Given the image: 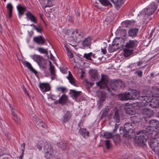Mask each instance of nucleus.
Listing matches in <instances>:
<instances>
[{
  "instance_id": "nucleus-24",
  "label": "nucleus",
  "mask_w": 159,
  "mask_h": 159,
  "mask_svg": "<svg viewBox=\"0 0 159 159\" xmlns=\"http://www.w3.org/2000/svg\"><path fill=\"white\" fill-rule=\"evenodd\" d=\"M66 78L68 79L69 82L71 84L74 86H76V84L75 83V79L73 77L70 71H69V75Z\"/></svg>"
},
{
  "instance_id": "nucleus-20",
  "label": "nucleus",
  "mask_w": 159,
  "mask_h": 159,
  "mask_svg": "<svg viewBox=\"0 0 159 159\" xmlns=\"http://www.w3.org/2000/svg\"><path fill=\"white\" fill-rule=\"evenodd\" d=\"M125 110L126 112L130 115H133L134 111V108L131 105H126L125 107Z\"/></svg>"
},
{
  "instance_id": "nucleus-35",
  "label": "nucleus",
  "mask_w": 159,
  "mask_h": 159,
  "mask_svg": "<svg viewBox=\"0 0 159 159\" xmlns=\"http://www.w3.org/2000/svg\"><path fill=\"white\" fill-rule=\"evenodd\" d=\"M70 91L74 97V98L75 100H76V98L80 95L81 93V91H76L74 90H71Z\"/></svg>"
},
{
  "instance_id": "nucleus-7",
  "label": "nucleus",
  "mask_w": 159,
  "mask_h": 159,
  "mask_svg": "<svg viewBox=\"0 0 159 159\" xmlns=\"http://www.w3.org/2000/svg\"><path fill=\"white\" fill-rule=\"evenodd\" d=\"M108 81L107 78L103 75H102V78L101 80L96 83L97 86H99L100 89H104L105 90L110 92L109 88L108 87L107 84Z\"/></svg>"
},
{
  "instance_id": "nucleus-51",
  "label": "nucleus",
  "mask_w": 159,
  "mask_h": 159,
  "mask_svg": "<svg viewBox=\"0 0 159 159\" xmlns=\"http://www.w3.org/2000/svg\"><path fill=\"white\" fill-rule=\"evenodd\" d=\"M105 145L107 149H108L110 148L111 147V144L110 141L109 140H105Z\"/></svg>"
},
{
  "instance_id": "nucleus-40",
  "label": "nucleus",
  "mask_w": 159,
  "mask_h": 159,
  "mask_svg": "<svg viewBox=\"0 0 159 159\" xmlns=\"http://www.w3.org/2000/svg\"><path fill=\"white\" fill-rule=\"evenodd\" d=\"M117 85L118 89L120 88H123L124 87V85L122 82L120 80H116Z\"/></svg>"
},
{
  "instance_id": "nucleus-31",
  "label": "nucleus",
  "mask_w": 159,
  "mask_h": 159,
  "mask_svg": "<svg viewBox=\"0 0 159 159\" xmlns=\"http://www.w3.org/2000/svg\"><path fill=\"white\" fill-rule=\"evenodd\" d=\"M109 109H110V108H106L105 110L103 111L101 117V119H102L104 117H107V118H109L110 115H107V114L109 112Z\"/></svg>"
},
{
  "instance_id": "nucleus-61",
  "label": "nucleus",
  "mask_w": 159,
  "mask_h": 159,
  "mask_svg": "<svg viewBox=\"0 0 159 159\" xmlns=\"http://www.w3.org/2000/svg\"><path fill=\"white\" fill-rule=\"evenodd\" d=\"M89 134V132L88 131H86L85 132H84V134H83V135H82L83 137H85L86 136H88Z\"/></svg>"
},
{
  "instance_id": "nucleus-38",
  "label": "nucleus",
  "mask_w": 159,
  "mask_h": 159,
  "mask_svg": "<svg viewBox=\"0 0 159 159\" xmlns=\"http://www.w3.org/2000/svg\"><path fill=\"white\" fill-rule=\"evenodd\" d=\"M57 146L59 148H61L62 150H64L66 148V143L60 142L57 143Z\"/></svg>"
},
{
  "instance_id": "nucleus-22",
  "label": "nucleus",
  "mask_w": 159,
  "mask_h": 159,
  "mask_svg": "<svg viewBox=\"0 0 159 159\" xmlns=\"http://www.w3.org/2000/svg\"><path fill=\"white\" fill-rule=\"evenodd\" d=\"M112 2L116 8H119L124 3L123 0H110Z\"/></svg>"
},
{
  "instance_id": "nucleus-8",
  "label": "nucleus",
  "mask_w": 159,
  "mask_h": 159,
  "mask_svg": "<svg viewBox=\"0 0 159 159\" xmlns=\"http://www.w3.org/2000/svg\"><path fill=\"white\" fill-rule=\"evenodd\" d=\"M73 39L75 42V44H74L70 43V44L74 46H76L77 43H79L81 41L82 39H83V35L82 34L78 33L77 30L75 32L74 36H73Z\"/></svg>"
},
{
  "instance_id": "nucleus-63",
  "label": "nucleus",
  "mask_w": 159,
  "mask_h": 159,
  "mask_svg": "<svg viewBox=\"0 0 159 159\" xmlns=\"http://www.w3.org/2000/svg\"><path fill=\"white\" fill-rule=\"evenodd\" d=\"M22 153L20 156L19 157V158L20 159H22L23 157V155L24 154V149H21Z\"/></svg>"
},
{
  "instance_id": "nucleus-60",
  "label": "nucleus",
  "mask_w": 159,
  "mask_h": 159,
  "mask_svg": "<svg viewBox=\"0 0 159 159\" xmlns=\"http://www.w3.org/2000/svg\"><path fill=\"white\" fill-rule=\"evenodd\" d=\"M57 89L58 90L61 91L62 93H64L65 90L66 89V88H65L60 87L57 88Z\"/></svg>"
},
{
  "instance_id": "nucleus-41",
  "label": "nucleus",
  "mask_w": 159,
  "mask_h": 159,
  "mask_svg": "<svg viewBox=\"0 0 159 159\" xmlns=\"http://www.w3.org/2000/svg\"><path fill=\"white\" fill-rule=\"evenodd\" d=\"M38 50L42 53H45L48 55V52L47 49H45L43 48L39 47L38 48Z\"/></svg>"
},
{
  "instance_id": "nucleus-25",
  "label": "nucleus",
  "mask_w": 159,
  "mask_h": 159,
  "mask_svg": "<svg viewBox=\"0 0 159 159\" xmlns=\"http://www.w3.org/2000/svg\"><path fill=\"white\" fill-rule=\"evenodd\" d=\"M136 135L137 136H144L145 135H147L149 136H152V135H153L152 134H150L149 132L147 131V128L145 130H141L140 131H138L136 132Z\"/></svg>"
},
{
  "instance_id": "nucleus-10",
  "label": "nucleus",
  "mask_w": 159,
  "mask_h": 159,
  "mask_svg": "<svg viewBox=\"0 0 159 159\" xmlns=\"http://www.w3.org/2000/svg\"><path fill=\"white\" fill-rule=\"evenodd\" d=\"M157 9L156 6L154 3H152L149 6L148 8L145 11V15H150L153 13Z\"/></svg>"
},
{
  "instance_id": "nucleus-39",
  "label": "nucleus",
  "mask_w": 159,
  "mask_h": 159,
  "mask_svg": "<svg viewBox=\"0 0 159 159\" xmlns=\"http://www.w3.org/2000/svg\"><path fill=\"white\" fill-rule=\"evenodd\" d=\"M75 32L72 30H68L66 31V34L69 37H72L73 38V36H74Z\"/></svg>"
},
{
  "instance_id": "nucleus-32",
  "label": "nucleus",
  "mask_w": 159,
  "mask_h": 159,
  "mask_svg": "<svg viewBox=\"0 0 159 159\" xmlns=\"http://www.w3.org/2000/svg\"><path fill=\"white\" fill-rule=\"evenodd\" d=\"M67 101V96L65 95H62L59 100L58 102L62 104H64Z\"/></svg>"
},
{
  "instance_id": "nucleus-45",
  "label": "nucleus",
  "mask_w": 159,
  "mask_h": 159,
  "mask_svg": "<svg viewBox=\"0 0 159 159\" xmlns=\"http://www.w3.org/2000/svg\"><path fill=\"white\" fill-rule=\"evenodd\" d=\"M92 52H90L88 54H84V57L86 58L87 60H92L91 58V56H92Z\"/></svg>"
},
{
  "instance_id": "nucleus-15",
  "label": "nucleus",
  "mask_w": 159,
  "mask_h": 159,
  "mask_svg": "<svg viewBox=\"0 0 159 159\" xmlns=\"http://www.w3.org/2000/svg\"><path fill=\"white\" fill-rule=\"evenodd\" d=\"M39 87L43 92L49 91L50 89L49 84L46 83L39 84Z\"/></svg>"
},
{
  "instance_id": "nucleus-17",
  "label": "nucleus",
  "mask_w": 159,
  "mask_h": 159,
  "mask_svg": "<svg viewBox=\"0 0 159 159\" xmlns=\"http://www.w3.org/2000/svg\"><path fill=\"white\" fill-rule=\"evenodd\" d=\"M46 40V39L41 36L34 37V41L39 44H44Z\"/></svg>"
},
{
  "instance_id": "nucleus-1",
  "label": "nucleus",
  "mask_w": 159,
  "mask_h": 159,
  "mask_svg": "<svg viewBox=\"0 0 159 159\" xmlns=\"http://www.w3.org/2000/svg\"><path fill=\"white\" fill-rule=\"evenodd\" d=\"M128 93L130 100L137 99L139 97L138 99L140 101V102L142 105H147L151 101V98L149 96H139V92L136 89L130 90Z\"/></svg>"
},
{
  "instance_id": "nucleus-49",
  "label": "nucleus",
  "mask_w": 159,
  "mask_h": 159,
  "mask_svg": "<svg viewBox=\"0 0 159 159\" xmlns=\"http://www.w3.org/2000/svg\"><path fill=\"white\" fill-rule=\"evenodd\" d=\"M33 29L36 30L38 32H41L42 31V29L40 28L39 25H33Z\"/></svg>"
},
{
  "instance_id": "nucleus-12",
  "label": "nucleus",
  "mask_w": 159,
  "mask_h": 159,
  "mask_svg": "<svg viewBox=\"0 0 159 159\" xmlns=\"http://www.w3.org/2000/svg\"><path fill=\"white\" fill-rule=\"evenodd\" d=\"M89 73L92 81H96L98 79L99 74L96 70H90L89 71Z\"/></svg>"
},
{
  "instance_id": "nucleus-62",
  "label": "nucleus",
  "mask_w": 159,
  "mask_h": 159,
  "mask_svg": "<svg viewBox=\"0 0 159 159\" xmlns=\"http://www.w3.org/2000/svg\"><path fill=\"white\" fill-rule=\"evenodd\" d=\"M101 52L103 53V54H106L107 52L106 47H105L103 48H101Z\"/></svg>"
},
{
  "instance_id": "nucleus-46",
  "label": "nucleus",
  "mask_w": 159,
  "mask_h": 159,
  "mask_svg": "<svg viewBox=\"0 0 159 159\" xmlns=\"http://www.w3.org/2000/svg\"><path fill=\"white\" fill-rule=\"evenodd\" d=\"M122 24L125 27H127L131 25V22L129 20H126L122 22Z\"/></svg>"
},
{
  "instance_id": "nucleus-30",
  "label": "nucleus",
  "mask_w": 159,
  "mask_h": 159,
  "mask_svg": "<svg viewBox=\"0 0 159 159\" xmlns=\"http://www.w3.org/2000/svg\"><path fill=\"white\" fill-rule=\"evenodd\" d=\"M6 7L8 11V17L9 18H11L12 16V10L13 9V6L11 3H8Z\"/></svg>"
},
{
  "instance_id": "nucleus-3",
  "label": "nucleus",
  "mask_w": 159,
  "mask_h": 159,
  "mask_svg": "<svg viewBox=\"0 0 159 159\" xmlns=\"http://www.w3.org/2000/svg\"><path fill=\"white\" fill-rule=\"evenodd\" d=\"M124 39L122 38H119L115 39L113 41L111 45H109L108 50L110 52H113L118 49L124 46Z\"/></svg>"
},
{
  "instance_id": "nucleus-56",
  "label": "nucleus",
  "mask_w": 159,
  "mask_h": 159,
  "mask_svg": "<svg viewBox=\"0 0 159 159\" xmlns=\"http://www.w3.org/2000/svg\"><path fill=\"white\" fill-rule=\"evenodd\" d=\"M67 52L69 57L70 58H72L73 57V54L72 52H71V51L70 50L69 51Z\"/></svg>"
},
{
  "instance_id": "nucleus-57",
  "label": "nucleus",
  "mask_w": 159,
  "mask_h": 159,
  "mask_svg": "<svg viewBox=\"0 0 159 159\" xmlns=\"http://www.w3.org/2000/svg\"><path fill=\"white\" fill-rule=\"evenodd\" d=\"M41 65L40 66H39L40 67H42V68L44 70L45 69V66L46 65V62H45V60L43 61L42 63L41 64Z\"/></svg>"
},
{
  "instance_id": "nucleus-6",
  "label": "nucleus",
  "mask_w": 159,
  "mask_h": 159,
  "mask_svg": "<svg viewBox=\"0 0 159 159\" xmlns=\"http://www.w3.org/2000/svg\"><path fill=\"white\" fill-rule=\"evenodd\" d=\"M149 147L156 153H157L159 156V137L152 139L148 142Z\"/></svg>"
},
{
  "instance_id": "nucleus-47",
  "label": "nucleus",
  "mask_w": 159,
  "mask_h": 159,
  "mask_svg": "<svg viewBox=\"0 0 159 159\" xmlns=\"http://www.w3.org/2000/svg\"><path fill=\"white\" fill-rule=\"evenodd\" d=\"M112 136V133L105 132L104 133V136L106 138H111Z\"/></svg>"
},
{
  "instance_id": "nucleus-44",
  "label": "nucleus",
  "mask_w": 159,
  "mask_h": 159,
  "mask_svg": "<svg viewBox=\"0 0 159 159\" xmlns=\"http://www.w3.org/2000/svg\"><path fill=\"white\" fill-rule=\"evenodd\" d=\"M47 3L45 5L44 4V7L46 8L47 7H50L52 6V1L53 0H47Z\"/></svg>"
},
{
  "instance_id": "nucleus-43",
  "label": "nucleus",
  "mask_w": 159,
  "mask_h": 159,
  "mask_svg": "<svg viewBox=\"0 0 159 159\" xmlns=\"http://www.w3.org/2000/svg\"><path fill=\"white\" fill-rule=\"evenodd\" d=\"M131 120H132L133 124L134 125V124L137 123L139 121V118L135 116H133L131 117Z\"/></svg>"
},
{
  "instance_id": "nucleus-23",
  "label": "nucleus",
  "mask_w": 159,
  "mask_h": 159,
  "mask_svg": "<svg viewBox=\"0 0 159 159\" xmlns=\"http://www.w3.org/2000/svg\"><path fill=\"white\" fill-rule=\"evenodd\" d=\"M153 135H152V136H148L147 135H145L144 136H136V137H138V139L139 143H143L146 141L147 139L153 138Z\"/></svg>"
},
{
  "instance_id": "nucleus-28",
  "label": "nucleus",
  "mask_w": 159,
  "mask_h": 159,
  "mask_svg": "<svg viewBox=\"0 0 159 159\" xmlns=\"http://www.w3.org/2000/svg\"><path fill=\"white\" fill-rule=\"evenodd\" d=\"M128 95V92L124 94H119L118 97L120 100H130L129 96Z\"/></svg>"
},
{
  "instance_id": "nucleus-16",
  "label": "nucleus",
  "mask_w": 159,
  "mask_h": 159,
  "mask_svg": "<svg viewBox=\"0 0 159 159\" xmlns=\"http://www.w3.org/2000/svg\"><path fill=\"white\" fill-rule=\"evenodd\" d=\"M17 8L18 12L19 17L20 18L21 16L24 15L26 10V7L19 4L17 6Z\"/></svg>"
},
{
  "instance_id": "nucleus-36",
  "label": "nucleus",
  "mask_w": 159,
  "mask_h": 159,
  "mask_svg": "<svg viewBox=\"0 0 159 159\" xmlns=\"http://www.w3.org/2000/svg\"><path fill=\"white\" fill-rule=\"evenodd\" d=\"M113 118L114 120L116 122L118 123L120 120V117L119 112L118 111H115L113 116Z\"/></svg>"
},
{
  "instance_id": "nucleus-9",
  "label": "nucleus",
  "mask_w": 159,
  "mask_h": 159,
  "mask_svg": "<svg viewBox=\"0 0 159 159\" xmlns=\"http://www.w3.org/2000/svg\"><path fill=\"white\" fill-rule=\"evenodd\" d=\"M140 111L145 117H150L154 114V112L152 110L146 108L141 109Z\"/></svg>"
},
{
  "instance_id": "nucleus-2",
  "label": "nucleus",
  "mask_w": 159,
  "mask_h": 159,
  "mask_svg": "<svg viewBox=\"0 0 159 159\" xmlns=\"http://www.w3.org/2000/svg\"><path fill=\"white\" fill-rule=\"evenodd\" d=\"M134 125L131 123H126L124 124V128L121 127L120 130L122 129L124 136L133 137L135 134Z\"/></svg>"
},
{
  "instance_id": "nucleus-26",
  "label": "nucleus",
  "mask_w": 159,
  "mask_h": 159,
  "mask_svg": "<svg viewBox=\"0 0 159 159\" xmlns=\"http://www.w3.org/2000/svg\"><path fill=\"white\" fill-rule=\"evenodd\" d=\"M11 111L14 120L17 124L20 123V118L18 116L14 110L13 108L11 109Z\"/></svg>"
},
{
  "instance_id": "nucleus-33",
  "label": "nucleus",
  "mask_w": 159,
  "mask_h": 159,
  "mask_svg": "<svg viewBox=\"0 0 159 159\" xmlns=\"http://www.w3.org/2000/svg\"><path fill=\"white\" fill-rule=\"evenodd\" d=\"M110 85L111 88L112 90L116 91L118 89L116 80L114 81L111 82L110 84Z\"/></svg>"
},
{
  "instance_id": "nucleus-21",
  "label": "nucleus",
  "mask_w": 159,
  "mask_h": 159,
  "mask_svg": "<svg viewBox=\"0 0 159 159\" xmlns=\"http://www.w3.org/2000/svg\"><path fill=\"white\" fill-rule=\"evenodd\" d=\"M26 15L27 19H29L34 23H37V21L36 17L30 12L28 11L26 13Z\"/></svg>"
},
{
  "instance_id": "nucleus-37",
  "label": "nucleus",
  "mask_w": 159,
  "mask_h": 159,
  "mask_svg": "<svg viewBox=\"0 0 159 159\" xmlns=\"http://www.w3.org/2000/svg\"><path fill=\"white\" fill-rule=\"evenodd\" d=\"M100 3L105 6L109 5L111 6V3L108 0H98Z\"/></svg>"
},
{
  "instance_id": "nucleus-58",
  "label": "nucleus",
  "mask_w": 159,
  "mask_h": 159,
  "mask_svg": "<svg viewBox=\"0 0 159 159\" xmlns=\"http://www.w3.org/2000/svg\"><path fill=\"white\" fill-rule=\"evenodd\" d=\"M142 92L143 94L144 95V96H148L150 97V96L148 95V92L147 90L145 89H143L142 91Z\"/></svg>"
},
{
  "instance_id": "nucleus-29",
  "label": "nucleus",
  "mask_w": 159,
  "mask_h": 159,
  "mask_svg": "<svg viewBox=\"0 0 159 159\" xmlns=\"http://www.w3.org/2000/svg\"><path fill=\"white\" fill-rule=\"evenodd\" d=\"M137 43L136 40H130L129 42L126 43L125 46L127 48H133L135 45V43Z\"/></svg>"
},
{
  "instance_id": "nucleus-34",
  "label": "nucleus",
  "mask_w": 159,
  "mask_h": 159,
  "mask_svg": "<svg viewBox=\"0 0 159 159\" xmlns=\"http://www.w3.org/2000/svg\"><path fill=\"white\" fill-rule=\"evenodd\" d=\"M124 55L125 57H128L133 52V50H130L128 48H126L124 49Z\"/></svg>"
},
{
  "instance_id": "nucleus-13",
  "label": "nucleus",
  "mask_w": 159,
  "mask_h": 159,
  "mask_svg": "<svg viewBox=\"0 0 159 159\" xmlns=\"http://www.w3.org/2000/svg\"><path fill=\"white\" fill-rule=\"evenodd\" d=\"M96 93L97 95L99 98V102L101 103L103 102L106 99L105 93L101 91H98Z\"/></svg>"
},
{
  "instance_id": "nucleus-59",
  "label": "nucleus",
  "mask_w": 159,
  "mask_h": 159,
  "mask_svg": "<svg viewBox=\"0 0 159 159\" xmlns=\"http://www.w3.org/2000/svg\"><path fill=\"white\" fill-rule=\"evenodd\" d=\"M86 131L85 129H81L79 130V133L80 134H81L82 135H83V134L84 132H85Z\"/></svg>"
},
{
  "instance_id": "nucleus-54",
  "label": "nucleus",
  "mask_w": 159,
  "mask_h": 159,
  "mask_svg": "<svg viewBox=\"0 0 159 159\" xmlns=\"http://www.w3.org/2000/svg\"><path fill=\"white\" fill-rule=\"evenodd\" d=\"M36 146L38 149L39 150H41L42 148L41 143L39 141L38 142Z\"/></svg>"
},
{
  "instance_id": "nucleus-42",
  "label": "nucleus",
  "mask_w": 159,
  "mask_h": 159,
  "mask_svg": "<svg viewBox=\"0 0 159 159\" xmlns=\"http://www.w3.org/2000/svg\"><path fill=\"white\" fill-rule=\"evenodd\" d=\"M70 113L69 112H67L64 116L63 122H66L68 121L70 118Z\"/></svg>"
},
{
  "instance_id": "nucleus-14",
  "label": "nucleus",
  "mask_w": 159,
  "mask_h": 159,
  "mask_svg": "<svg viewBox=\"0 0 159 159\" xmlns=\"http://www.w3.org/2000/svg\"><path fill=\"white\" fill-rule=\"evenodd\" d=\"M139 31V29L131 28L129 30L128 32V35L129 36L134 38L136 37Z\"/></svg>"
},
{
  "instance_id": "nucleus-18",
  "label": "nucleus",
  "mask_w": 159,
  "mask_h": 159,
  "mask_svg": "<svg viewBox=\"0 0 159 159\" xmlns=\"http://www.w3.org/2000/svg\"><path fill=\"white\" fill-rule=\"evenodd\" d=\"M91 44V39L90 37H87L82 41V45L83 48H84L86 47L90 46Z\"/></svg>"
},
{
  "instance_id": "nucleus-11",
  "label": "nucleus",
  "mask_w": 159,
  "mask_h": 159,
  "mask_svg": "<svg viewBox=\"0 0 159 159\" xmlns=\"http://www.w3.org/2000/svg\"><path fill=\"white\" fill-rule=\"evenodd\" d=\"M31 57L35 61L37 62L39 66H40L41 63L45 60L42 57L38 55L35 54L31 56Z\"/></svg>"
},
{
  "instance_id": "nucleus-5",
  "label": "nucleus",
  "mask_w": 159,
  "mask_h": 159,
  "mask_svg": "<svg viewBox=\"0 0 159 159\" xmlns=\"http://www.w3.org/2000/svg\"><path fill=\"white\" fill-rule=\"evenodd\" d=\"M43 150L45 157L47 158L51 159L53 158L54 155V151L49 143L46 142L44 143Z\"/></svg>"
},
{
  "instance_id": "nucleus-52",
  "label": "nucleus",
  "mask_w": 159,
  "mask_h": 159,
  "mask_svg": "<svg viewBox=\"0 0 159 159\" xmlns=\"http://www.w3.org/2000/svg\"><path fill=\"white\" fill-rule=\"evenodd\" d=\"M38 125V127L40 129H41V128H45L46 127L45 124L43 123L42 121Z\"/></svg>"
},
{
  "instance_id": "nucleus-64",
  "label": "nucleus",
  "mask_w": 159,
  "mask_h": 159,
  "mask_svg": "<svg viewBox=\"0 0 159 159\" xmlns=\"http://www.w3.org/2000/svg\"><path fill=\"white\" fill-rule=\"evenodd\" d=\"M118 127V125L116 124L114 129H113V132H115Z\"/></svg>"
},
{
  "instance_id": "nucleus-53",
  "label": "nucleus",
  "mask_w": 159,
  "mask_h": 159,
  "mask_svg": "<svg viewBox=\"0 0 159 159\" xmlns=\"http://www.w3.org/2000/svg\"><path fill=\"white\" fill-rule=\"evenodd\" d=\"M33 120L35 121L37 125L42 122V120L38 117H34Z\"/></svg>"
},
{
  "instance_id": "nucleus-50",
  "label": "nucleus",
  "mask_w": 159,
  "mask_h": 159,
  "mask_svg": "<svg viewBox=\"0 0 159 159\" xmlns=\"http://www.w3.org/2000/svg\"><path fill=\"white\" fill-rule=\"evenodd\" d=\"M49 70L51 75L53 76H55V74L54 69V66H50Z\"/></svg>"
},
{
  "instance_id": "nucleus-4",
  "label": "nucleus",
  "mask_w": 159,
  "mask_h": 159,
  "mask_svg": "<svg viewBox=\"0 0 159 159\" xmlns=\"http://www.w3.org/2000/svg\"><path fill=\"white\" fill-rule=\"evenodd\" d=\"M149 125L147 128V131L154 136L156 134V130L159 128V121L155 119L150 120Z\"/></svg>"
},
{
  "instance_id": "nucleus-19",
  "label": "nucleus",
  "mask_w": 159,
  "mask_h": 159,
  "mask_svg": "<svg viewBox=\"0 0 159 159\" xmlns=\"http://www.w3.org/2000/svg\"><path fill=\"white\" fill-rule=\"evenodd\" d=\"M152 108H157L159 106V98L152 99L149 104Z\"/></svg>"
},
{
  "instance_id": "nucleus-48",
  "label": "nucleus",
  "mask_w": 159,
  "mask_h": 159,
  "mask_svg": "<svg viewBox=\"0 0 159 159\" xmlns=\"http://www.w3.org/2000/svg\"><path fill=\"white\" fill-rule=\"evenodd\" d=\"M86 86L88 89L91 87L94 84L93 83L89 82L87 80L86 81Z\"/></svg>"
},
{
  "instance_id": "nucleus-55",
  "label": "nucleus",
  "mask_w": 159,
  "mask_h": 159,
  "mask_svg": "<svg viewBox=\"0 0 159 159\" xmlns=\"http://www.w3.org/2000/svg\"><path fill=\"white\" fill-rule=\"evenodd\" d=\"M135 74L137 75L139 77H141L142 76V72L141 71H136L135 72Z\"/></svg>"
},
{
  "instance_id": "nucleus-27",
  "label": "nucleus",
  "mask_w": 159,
  "mask_h": 159,
  "mask_svg": "<svg viewBox=\"0 0 159 159\" xmlns=\"http://www.w3.org/2000/svg\"><path fill=\"white\" fill-rule=\"evenodd\" d=\"M21 62L24 66L28 67V68L32 72L34 73L36 72V70L33 68L30 63L26 61H22Z\"/></svg>"
}]
</instances>
